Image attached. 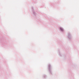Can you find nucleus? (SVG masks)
<instances>
[{
	"label": "nucleus",
	"mask_w": 79,
	"mask_h": 79,
	"mask_svg": "<svg viewBox=\"0 0 79 79\" xmlns=\"http://www.w3.org/2000/svg\"><path fill=\"white\" fill-rule=\"evenodd\" d=\"M60 29H61V30H63V29H62L61 28H60Z\"/></svg>",
	"instance_id": "nucleus-1"
}]
</instances>
